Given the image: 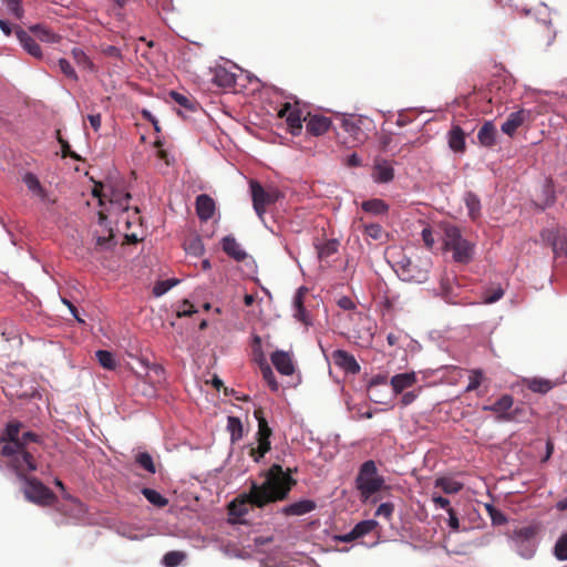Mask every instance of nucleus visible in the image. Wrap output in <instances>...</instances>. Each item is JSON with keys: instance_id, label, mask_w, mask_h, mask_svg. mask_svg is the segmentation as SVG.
Wrapping results in <instances>:
<instances>
[{"instance_id": "obj_55", "label": "nucleus", "mask_w": 567, "mask_h": 567, "mask_svg": "<svg viewBox=\"0 0 567 567\" xmlns=\"http://www.w3.org/2000/svg\"><path fill=\"white\" fill-rule=\"evenodd\" d=\"M58 135H60V131H58ZM58 141L61 145L62 157H71L76 161L81 159V157L76 153L71 151V147H70V144L68 143V141L63 140L61 136H58Z\"/></svg>"}, {"instance_id": "obj_8", "label": "nucleus", "mask_w": 567, "mask_h": 567, "mask_svg": "<svg viewBox=\"0 0 567 567\" xmlns=\"http://www.w3.org/2000/svg\"><path fill=\"white\" fill-rule=\"evenodd\" d=\"M514 399L509 394H503L493 404L484 405L483 411H489L496 414V420L499 422H512L516 420V412L512 411Z\"/></svg>"}, {"instance_id": "obj_54", "label": "nucleus", "mask_w": 567, "mask_h": 567, "mask_svg": "<svg viewBox=\"0 0 567 567\" xmlns=\"http://www.w3.org/2000/svg\"><path fill=\"white\" fill-rule=\"evenodd\" d=\"M364 234L374 240H379L382 237L383 229L379 224H369L364 226Z\"/></svg>"}, {"instance_id": "obj_28", "label": "nucleus", "mask_w": 567, "mask_h": 567, "mask_svg": "<svg viewBox=\"0 0 567 567\" xmlns=\"http://www.w3.org/2000/svg\"><path fill=\"white\" fill-rule=\"evenodd\" d=\"M378 523L375 520L369 519V520H362L358 523L350 533L343 536V540L351 542L357 538H360L369 533H371L375 527Z\"/></svg>"}, {"instance_id": "obj_34", "label": "nucleus", "mask_w": 567, "mask_h": 567, "mask_svg": "<svg viewBox=\"0 0 567 567\" xmlns=\"http://www.w3.org/2000/svg\"><path fill=\"white\" fill-rule=\"evenodd\" d=\"M23 182L24 184L27 185V187L29 188V190H31L33 194H35L37 196H39L40 198L42 199H45L47 197V192L45 189L42 187L39 178L32 174V173H27L24 176H23Z\"/></svg>"}, {"instance_id": "obj_29", "label": "nucleus", "mask_w": 567, "mask_h": 567, "mask_svg": "<svg viewBox=\"0 0 567 567\" xmlns=\"http://www.w3.org/2000/svg\"><path fill=\"white\" fill-rule=\"evenodd\" d=\"M380 385H388V378L386 375L378 374L371 379L368 386V395L370 400H372L377 404H386L388 400L386 398H379L378 396V388Z\"/></svg>"}, {"instance_id": "obj_27", "label": "nucleus", "mask_w": 567, "mask_h": 567, "mask_svg": "<svg viewBox=\"0 0 567 567\" xmlns=\"http://www.w3.org/2000/svg\"><path fill=\"white\" fill-rule=\"evenodd\" d=\"M450 250L453 251V259L461 264H467L473 256V247L466 239L461 240Z\"/></svg>"}, {"instance_id": "obj_33", "label": "nucleus", "mask_w": 567, "mask_h": 567, "mask_svg": "<svg viewBox=\"0 0 567 567\" xmlns=\"http://www.w3.org/2000/svg\"><path fill=\"white\" fill-rule=\"evenodd\" d=\"M464 200L471 219H477L481 215V200L477 195L468 192L465 194Z\"/></svg>"}, {"instance_id": "obj_60", "label": "nucleus", "mask_w": 567, "mask_h": 567, "mask_svg": "<svg viewBox=\"0 0 567 567\" xmlns=\"http://www.w3.org/2000/svg\"><path fill=\"white\" fill-rule=\"evenodd\" d=\"M551 249L556 257L565 256L567 254V238L563 235L561 238L551 246Z\"/></svg>"}, {"instance_id": "obj_13", "label": "nucleus", "mask_w": 567, "mask_h": 567, "mask_svg": "<svg viewBox=\"0 0 567 567\" xmlns=\"http://www.w3.org/2000/svg\"><path fill=\"white\" fill-rule=\"evenodd\" d=\"M528 116L529 112L524 109L511 113L501 126L502 132L511 137L514 136Z\"/></svg>"}, {"instance_id": "obj_9", "label": "nucleus", "mask_w": 567, "mask_h": 567, "mask_svg": "<svg viewBox=\"0 0 567 567\" xmlns=\"http://www.w3.org/2000/svg\"><path fill=\"white\" fill-rule=\"evenodd\" d=\"M278 116L280 118H286L289 132L292 135H299L302 130V112L299 109V101H295L292 105L290 102H286L282 104L281 109L278 112Z\"/></svg>"}, {"instance_id": "obj_41", "label": "nucleus", "mask_w": 567, "mask_h": 567, "mask_svg": "<svg viewBox=\"0 0 567 567\" xmlns=\"http://www.w3.org/2000/svg\"><path fill=\"white\" fill-rule=\"evenodd\" d=\"M143 496L153 505L157 507H164L168 504V499L162 496L155 489L144 487L142 489Z\"/></svg>"}, {"instance_id": "obj_38", "label": "nucleus", "mask_w": 567, "mask_h": 567, "mask_svg": "<svg viewBox=\"0 0 567 567\" xmlns=\"http://www.w3.org/2000/svg\"><path fill=\"white\" fill-rule=\"evenodd\" d=\"M227 430L230 433V440L233 443L239 441L243 437L244 427L239 417L228 416Z\"/></svg>"}, {"instance_id": "obj_26", "label": "nucleus", "mask_w": 567, "mask_h": 567, "mask_svg": "<svg viewBox=\"0 0 567 567\" xmlns=\"http://www.w3.org/2000/svg\"><path fill=\"white\" fill-rule=\"evenodd\" d=\"M523 384L532 392L539 394H546L555 386L553 381L544 378H526Z\"/></svg>"}, {"instance_id": "obj_62", "label": "nucleus", "mask_w": 567, "mask_h": 567, "mask_svg": "<svg viewBox=\"0 0 567 567\" xmlns=\"http://www.w3.org/2000/svg\"><path fill=\"white\" fill-rule=\"evenodd\" d=\"M114 235L110 231L109 236L96 237L95 245L101 249H110L114 245Z\"/></svg>"}, {"instance_id": "obj_31", "label": "nucleus", "mask_w": 567, "mask_h": 567, "mask_svg": "<svg viewBox=\"0 0 567 567\" xmlns=\"http://www.w3.org/2000/svg\"><path fill=\"white\" fill-rule=\"evenodd\" d=\"M361 207L364 212L372 215H383L389 210L388 204L380 198L365 200L362 203Z\"/></svg>"}, {"instance_id": "obj_6", "label": "nucleus", "mask_w": 567, "mask_h": 567, "mask_svg": "<svg viewBox=\"0 0 567 567\" xmlns=\"http://www.w3.org/2000/svg\"><path fill=\"white\" fill-rule=\"evenodd\" d=\"M20 477L25 481L23 493L28 501L41 506L52 505L56 501L55 494L38 478L27 477V474Z\"/></svg>"}, {"instance_id": "obj_11", "label": "nucleus", "mask_w": 567, "mask_h": 567, "mask_svg": "<svg viewBox=\"0 0 567 567\" xmlns=\"http://www.w3.org/2000/svg\"><path fill=\"white\" fill-rule=\"evenodd\" d=\"M303 121L306 122L307 132L313 136L323 135L331 126V120L320 114L308 113Z\"/></svg>"}, {"instance_id": "obj_15", "label": "nucleus", "mask_w": 567, "mask_h": 567, "mask_svg": "<svg viewBox=\"0 0 567 567\" xmlns=\"http://www.w3.org/2000/svg\"><path fill=\"white\" fill-rule=\"evenodd\" d=\"M221 248L226 255L236 261H244L247 252L241 248L240 244L231 235L225 236L221 239Z\"/></svg>"}, {"instance_id": "obj_30", "label": "nucleus", "mask_w": 567, "mask_h": 567, "mask_svg": "<svg viewBox=\"0 0 567 567\" xmlns=\"http://www.w3.org/2000/svg\"><path fill=\"white\" fill-rule=\"evenodd\" d=\"M449 146L456 153L465 151V133L458 125L453 126L449 132Z\"/></svg>"}, {"instance_id": "obj_50", "label": "nucleus", "mask_w": 567, "mask_h": 567, "mask_svg": "<svg viewBox=\"0 0 567 567\" xmlns=\"http://www.w3.org/2000/svg\"><path fill=\"white\" fill-rule=\"evenodd\" d=\"M504 296L501 287L487 289L483 295V303L489 305L499 300Z\"/></svg>"}, {"instance_id": "obj_12", "label": "nucleus", "mask_w": 567, "mask_h": 567, "mask_svg": "<svg viewBox=\"0 0 567 567\" xmlns=\"http://www.w3.org/2000/svg\"><path fill=\"white\" fill-rule=\"evenodd\" d=\"M106 199H109L110 203L109 212H126L128 209L131 194L109 187Z\"/></svg>"}, {"instance_id": "obj_64", "label": "nucleus", "mask_w": 567, "mask_h": 567, "mask_svg": "<svg viewBox=\"0 0 567 567\" xmlns=\"http://www.w3.org/2000/svg\"><path fill=\"white\" fill-rule=\"evenodd\" d=\"M447 514H449V520H447L449 527L453 532H458L460 530V520H458V517L456 515V512L453 508H449V513Z\"/></svg>"}, {"instance_id": "obj_2", "label": "nucleus", "mask_w": 567, "mask_h": 567, "mask_svg": "<svg viewBox=\"0 0 567 567\" xmlns=\"http://www.w3.org/2000/svg\"><path fill=\"white\" fill-rule=\"evenodd\" d=\"M23 424L20 421L12 420L0 435V454L7 458L8 465L17 473L23 476L37 470V461L32 452L28 449V443H38L40 436L34 432L28 431L20 436Z\"/></svg>"}, {"instance_id": "obj_61", "label": "nucleus", "mask_w": 567, "mask_h": 567, "mask_svg": "<svg viewBox=\"0 0 567 567\" xmlns=\"http://www.w3.org/2000/svg\"><path fill=\"white\" fill-rule=\"evenodd\" d=\"M176 281H172V280H163V281H158L156 282V285L154 286L153 288V293L157 297L164 295L165 292H167L174 285H175Z\"/></svg>"}, {"instance_id": "obj_53", "label": "nucleus", "mask_w": 567, "mask_h": 567, "mask_svg": "<svg viewBox=\"0 0 567 567\" xmlns=\"http://www.w3.org/2000/svg\"><path fill=\"white\" fill-rule=\"evenodd\" d=\"M563 234L558 229H545L542 231V238L550 247L561 238Z\"/></svg>"}, {"instance_id": "obj_43", "label": "nucleus", "mask_w": 567, "mask_h": 567, "mask_svg": "<svg viewBox=\"0 0 567 567\" xmlns=\"http://www.w3.org/2000/svg\"><path fill=\"white\" fill-rule=\"evenodd\" d=\"M172 100L176 102L178 105L185 107L186 110L194 111L196 109V101L192 97H188L182 93H178L176 91H172L169 93Z\"/></svg>"}, {"instance_id": "obj_57", "label": "nucleus", "mask_w": 567, "mask_h": 567, "mask_svg": "<svg viewBox=\"0 0 567 567\" xmlns=\"http://www.w3.org/2000/svg\"><path fill=\"white\" fill-rule=\"evenodd\" d=\"M109 187L105 188L102 183H96L92 189V195L99 198L100 205H105V199L107 197Z\"/></svg>"}, {"instance_id": "obj_39", "label": "nucleus", "mask_w": 567, "mask_h": 567, "mask_svg": "<svg viewBox=\"0 0 567 567\" xmlns=\"http://www.w3.org/2000/svg\"><path fill=\"white\" fill-rule=\"evenodd\" d=\"M29 30L41 41L49 43H54L58 41L56 34H54L50 29L43 27L42 24L31 25Z\"/></svg>"}, {"instance_id": "obj_4", "label": "nucleus", "mask_w": 567, "mask_h": 567, "mask_svg": "<svg viewBox=\"0 0 567 567\" xmlns=\"http://www.w3.org/2000/svg\"><path fill=\"white\" fill-rule=\"evenodd\" d=\"M396 271L405 281L424 282L427 279L431 268L430 258H419L413 260L410 257H403L396 262Z\"/></svg>"}, {"instance_id": "obj_14", "label": "nucleus", "mask_w": 567, "mask_h": 567, "mask_svg": "<svg viewBox=\"0 0 567 567\" xmlns=\"http://www.w3.org/2000/svg\"><path fill=\"white\" fill-rule=\"evenodd\" d=\"M212 83L220 89H230L236 84V75L224 66L212 70Z\"/></svg>"}, {"instance_id": "obj_37", "label": "nucleus", "mask_w": 567, "mask_h": 567, "mask_svg": "<svg viewBox=\"0 0 567 567\" xmlns=\"http://www.w3.org/2000/svg\"><path fill=\"white\" fill-rule=\"evenodd\" d=\"M184 248L187 254L195 257L202 256L205 251L203 240L198 236H192L187 238L184 243Z\"/></svg>"}, {"instance_id": "obj_19", "label": "nucleus", "mask_w": 567, "mask_h": 567, "mask_svg": "<svg viewBox=\"0 0 567 567\" xmlns=\"http://www.w3.org/2000/svg\"><path fill=\"white\" fill-rule=\"evenodd\" d=\"M16 35L21 43L22 48L32 56L37 59L42 58V52L40 45L37 41L23 29L17 28Z\"/></svg>"}, {"instance_id": "obj_48", "label": "nucleus", "mask_w": 567, "mask_h": 567, "mask_svg": "<svg viewBox=\"0 0 567 567\" xmlns=\"http://www.w3.org/2000/svg\"><path fill=\"white\" fill-rule=\"evenodd\" d=\"M470 382L465 389L466 392L477 390L484 380L483 371L480 369L472 370L470 374Z\"/></svg>"}, {"instance_id": "obj_59", "label": "nucleus", "mask_w": 567, "mask_h": 567, "mask_svg": "<svg viewBox=\"0 0 567 567\" xmlns=\"http://www.w3.org/2000/svg\"><path fill=\"white\" fill-rule=\"evenodd\" d=\"M8 10L14 14L18 19H20L23 14V9L21 7V0H3Z\"/></svg>"}, {"instance_id": "obj_52", "label": "nucleus", "mask_w": 567, "mask_h": 567, "mask_svg": "<svg viewBox=\"0 0 567 567\" xmlns=\"http://www.w3.org/2000/svg\"><path fill=\"white\" fill-rule=\"evenodd\" d=\"M58 65L60 68V71L72 81H78L79 76L75 72V70L72 68L71 63L66 59H60L58 61Z\"/></svg>"}, {"instance_id": "obj_35", "label": "nucleus", "mask_w": 567, "mask_h": 567, "mask_svg": "<svg viewBox=\"0 0 567 567\" xmlns=\"http://www.w3.org/2000/svg\"><path fill=\"white\" fill-rule=\"evenodd\" d=\"M464 238L461 235V231L455 226H446L444 229V247L446 250H450L455 245H457Z\"/></svg>"}, {"instance_id": "obj_42", "label": "nucleus", "mask_w": 567, "mask_h": 567, "mask_svg": "<svg viewBox=\"0 0 567 567\" xmlns=\"http://www.w3.org/2000/svg\"><path fill=\"white\" fill-rule=\"evenodd\" d=\"M339 241L336 239L327 240L321 246H318V256L320 259L329 258L338 251Z\"/></svg>"}, {"instance_id": "obj_23", "label": "nucleus", "mask_w": 567, "mask_h": 567, "mask_svg": "<svg viewBox=\"0 0 567 567\" xmlns=\"http://www.w3.org/2000/svg\"><path fill=\"white\" fill-rule=\"evenodd\" d=\"M458 286L454 285V279L447 276L442 277L440 280V296L449 303H458L457 292Z\"/></svg>"}, {"instance_id": "obj_3", "label": "nucleus", "mask_w": 567, "mask_h": 567, "mask_svg": "<svg viewBox=\"0 0 567 567\" xmlns=\"http://www.w3.org/2000/svg\"><path fill=\"white\" fill-rule=\"evenodd\" d=\"M384 487L385 480L379 474L375 462L373 460L363 462L355 477V488L360 501L362 503L375 502L377 499H372V497Z\"/></svg>"}, {"instance_id": "obj_7", "label": "nucleus", "mask_w": 567, "mask_h": 567, "mask_svg": "<svg viewBox=\"0 0 567 567\" xmlns=\"http://www.w3.org/2000/svg\"><path fill=\"white\" fill-rule=\"evenodd\" d=\"M252 206L256 214L261 218L266 213V207L276 203L280 197V192L276 188L265 189L261 184L255 179L249 182Z\"/></svg>"}, {"instance_id": "obj_20", "label": "nucleus", "mask_w": 567, "mask_h": 567, "mask_svg": "<svg viewBox=\"0 0 567 567\" xmlns=\"http://www.w3.org/2000/svg\"><path fill=\"white\" fill-rule=\"evenodd\" d=\"M477 140L484 147H493L497 141V130L493 122L486 121L478 130Z\"/></svg>"}, {"instance_id": "obj_45", "label": "nucleus", "mask_w": 567, "mask_h": 567, "mask_svg": "<svg viewBox=\"0 0 567 567\" xmlns=\"http://www.w3.org/2000/svg\"><path fill=\"white\" fill-rule=\"evenodd\" d=\"M186 558V554L183 551L172 550L164 555L163 564L166 567H176Z\"/></svg>"}, {"instance_id": "obj_16", "label": "nucleus", "mask_w": 567, "mask_h": 567, "mask_svg": "<svg viewBox=\"0 0 567 567\" xmlns=\"http://www.w3.org/2000/svg\"><path fill=\"white\" fill-rule=\"evenodd\" d=\"M270 359L279 373L291 375L295 372V367L288 352L277 350L271 354Z\"/></svg>"}, {"instance_id": "obj_56", "label": "nucleus", "mask_w": 567, "mask_h": 567, "mask_svg": "<svg viewBox=\"0 0 567 567\" xmlns=\"http://www.w3.org/2000/svg\"><path fill=\"white\" fill-rule=\"evenodd\" d=\"M196 312V309L192 302L188 300H183L182 303L178 306L176 313L177 317H188Z\"/></svg>"}, {"instance_id": "obj_49", "label": "nucleus", "mask_w": 567, "mask_h": 567, "mask_svg": "<svg viewBox=\"0 0 567 567\" xmlns=\"http://www.w3.org/2000/svg\"><path fill=\"white\" fill-rule=\"evenodd\" d=\"M536 535V528L533 526H524L514 530L513 538L516 540H528Z\"/></svg>"}, {"instance_id": "obj_44", "label": "nucleus", "mask_w": 567, "mask_h": 567, "mask_svg": "<svg viewBox=\"0 0 567 567\" xmlns=\"http://www.w3.org/2000/svg\"><path fill=\"white\" fill-rule=\"evenodd\" d=\"M136 463L142 467L144 468L145 471H147L148 473L151 474H154L156 472V467H155V464L153 462V457L150 453L147 452H141L136 455V458H135Z\"/></svg>"}, {"instance_id": "obj_21", "label": "nucleus", "mask_w": 567, "mask_h": 567, "mask_svg": "<svg viewBox=\"0 0 567 567\" xmlns=\"http://www.w3.org/2000/svg\"><path fill=\"white\" fill-rule=\"evenodd\" d=\"M307 292L308 289L306 287L298 288L292 300V306L295 310L293 316L297 320L305 324H309V316L303 307V299Z\"/></svg>"}, {"instance_id": "obj_46", "label": "nucleus", "mask_w": 567, "mask_h": 567, "mask_svg": "<svg viewBox=\"0 0 567 567\" xmlns=\"http://www.w3.org/2000/svg\"><path fill=\"white\" fill-rule=\"evenodd\" d=\"M554 555L558 560H567V532L557 539Z\"/></svg>"}, {"instance_id": "obj_47", "label": "nucleus", "mask_w": 567, "mask_h": 567, "mask_svg": "<svg viewBox=\"0 0 567 567\" xmlns=\"http://www.w3.org/2000/svg\"><path fill=\"white\" fill-rule=\"evenodd\" d=\"M486 512L492 520V524L495 526L504 525L507 522L506 516L492 504L485 505Z\"/></svg>"}, {"instance_id": "obj_1", "label": "nucleus", "mask_w": 567, "mask_h": 567, "mask_svg": "<svg viewBox=\"0 0 567 567\" xmlns=\"http://www.w3.org/2000/svg\"><path fill=\"white\" fill-rule=\"evenodd\" d=\"M292 471H284L279 464H272L261 473L265 481L258 484L251 481L248 493L240 494L228 506L229 514L243 517L248 514V505L262 508L268 504L284 501L288 497L297 481L291 476Z\"/></svg>"}, {"instance_id": "obj_51", "label": "nucleus", "mask_w": 567, "mask_h": 567, "mask_svg": "<svg viewBox=\"0 0 567 567\" xmlns=\"http://www.w3.org/2000/svg\"><path fill=\"white\" fill-rule=\"evenodd\" d=\"M262 378L271 389V391H278L279 384L276 380V377L269 365L261 367Z\"/></svg>"}, {"instance_id": "obj_22", "label": "nucleus", "mask_w": 567, "mask_h": 567, "mask_svg": "<svg viewBox=\"0 0 567 567\" xmlns=\"http://www.w3.org/2000/svg\"><path fill=\"white\" fill-rule=\"evenodd\" d=\"M416 382L414 372L399 373L391 378V386L395 394L402 393L405 389L413 386Z\"/></svg>"}, {"instance_id": "obj_40", "label": "nucleus", "mask_w": 567, "mask_h": 567, "mask_svg": "<svg viewBox=\"0 0 567 567\" xmlns=\"http://www.w3.org/2000/svg\"><path fill=\"white\" fill-rule=\"evenodd\" d=\"M95 357H96L99 363L101 364V367H103L104 369L110 370V371L115 370L116 360L112 352H110L107 350H97L95 352Z\"/></svg>"}, {"instance_id": "obj_58", "label": "nucleus", "mask_w": 567, "mask_h": 567, "mask_svg": "<svg viewBox=\"0 0 567 567\" xmlns=\"http://www.w3.org/2000/svg\"><path fill=\"white\" fill-rule=\"evenodd\" d=\"M394 512V505L392 503H382L375 511V516L384 517L385 519H390Z\"/></svg>"}, {"instance_id": "obj_25", "label": "nucleus", "mask_w": 567, "mask_h": 567, "mask_svg": "<svg viewBox=\"0 0 567 567\" xmlns=\"http://www.w3.org/2000/svg\"><path fill=\"white\" fill-rule=\"evenodd\" d=\"M316 508V503L310 499H302L282 508V513L287 516H301L312 512Z\"/></svg>"}, {"instance_id": "obj_5", "label": "nucleus", "mask_w": 567, "mask_h": 567, "mask_svg": "<svg viewBox=\"0 0 567 567\" xmlns=\"http://www.w3.org/2000/svg\"><path fill=\"white\" fill-rule=\"evenodd\" d=\"M254 415L258 422V431L256 434L258 445L256 447L250 446L248 454L258 463L271 449L270 436L272 434V430L268 425L261 408L256 409L254 411Z\"/></svg>"}, {"instance_id": "obj_63", "label": "nucleus", "mask_w": 567, "mask_h": 567, "mask_svg": "<svg viewBox=\"0 0 567 567\" xmlns=\"http://www.w3.org/2000/svg\"><path fill=\"white\" fill-rule=\"evenodd\" d=\"M101 51L105 56L117 59V60L122 59L121 50L115 45L102 47Z\"/></svg>"}, {"instance_id": "obj_17", "label": "nucleus", "mask_w": 567, "mask_h": 567, "mask_svg": "<svg viewBox=\"0 0 567 567\" xmlns=\"http://www.w3.org/2000/svg\"><path fill=\"white\" fill-rule=\"evenodd\" d=\"M343 131L351 137V146L362 144L367 140V134L354 118H344L341 124Z\"/></svg>"}, {"instance_id": "obj_36", "label": "nucleus", "mask_w": 567, "mask_h": 567, "mask_svg": "<svg viewBox=\"0 0 567 567\" xmlns=\"http://www.w3.org/2000/svg\"><path fill=\"white\" fill-rule=\"evenodd\" d=\"M71 55L74 62L78 64V66L83 68L84 70H89L91 72H94L96 70L92 60L86 55V53L82 49L74 48L71 51Z\"/></svg>"}, {"instance_id": "obj_18", "label": "nucleus", "mask_w": 567, "mask_h": 567, "mask_svg": "<svg viewBox=\"0 0 567 567\" xmlns=\"http://www.w3.org/2000/svg\"><path fill=\"white\" fill-rule=\"evenodd\" d=\"M215 202L214 199L206 194H202L196 198V213L200 220L207 221L214 216L215 213Z\"/></svg>"}, {"instance_id": "obj_24", "label": "nucleus", "mask_w": 567, "mask_h": 567, "mask_svg": "<svg viewBox=\"0 0 567 567\" xmlns=\"http://www.w3.org/2000/svg\"><path fill=\"white\" fill-rule=\"evenodd\" d=\"M394 178L392 165L385 161H378L373 168V179L377 183H389Z\"/></svg>"}, {"instance_id": "obj_32", "label": "nucleus", "mask_w": 567, "mask_h": 567, "mask_svg": "<svg viewBox=\"0 0 567 567\" xmlns=\"http://www.w3.org/2000/svg\"><path fill=\"white\" fill-rule=\"evenodd\" d=\"M435 487L446 494H456L463 488V484L450 477H439L435 480Z\"/></svg>"}, {"instance_id": "obj_10", "label": "nucleus", "mask_w": 567, "mask_h": 567, "mask_svg": "<svg viewBox=\"0 0 567 567\" xmlns=\"http://www.w3.org/2000/svg\"><path fill=\"white\" fill-rule=\"evenodd\" d=\"M331 357L333 363L346 373L358 374L360 372V364L348 351L338 349L332 352Z\"/></svg>"}]
</instances>
